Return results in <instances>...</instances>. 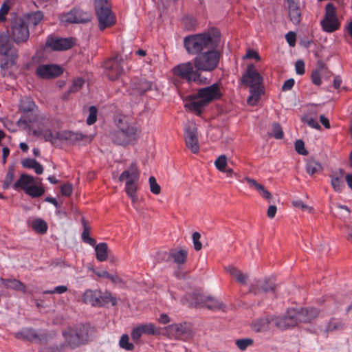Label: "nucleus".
Wrapping results in <instances>:
<instances>
[{
    "label": "nucleus",
    "mask_w": 352,
    "mask_h": 352,
    "mask_svg": "<svg viewBox=\"0 0 352 352\" xmlns=\"http://www.w3.org/2000/svg\"><path fill=\"white\" fill-rule=\"evenodd\" d=\"M148 183L151 192L154 195H159L161 192V187L157 183L156 179L153 176H151L148 179Z\"/></svg>",
    "instance_id": "8fccbe9b"
},
{
    "label": "nucleus",
    "mask_w": 352,
    "mask_h": 352,
    "mask_svg": "<svg viewBox=\"0 0 352 352\" xmlns=\"http://www.w3.org/2000/svg\"><path fill=\"white\" fill-rule=\"evenodd\" d=\"M196 124L188 121L184 128V140L186 145L193 153L199 151Z\"/></svg>",
    "instance_id": "ddd939ff"
},
{
    "label": "nucleus",
    "mask_w": 352,
    "mask_h": 352,
    "mask_svg": "<svg viewBox=\"0 0 352 352\" xmlns=\"http://www.w3.org/2000/svg\"><path fill=\"white\" fill-rule=\"evenodd\" d=\"M116 129L110 133L111 140L118 144L126 146L133 144L138 138V128L123 115H116L114 117Z\"/></svg>",
    "instance_id": "f257e3e1"
},
{
    "label": "nucleus",
    "mask_w": 352,
    "mask_h": 352,
    "mask_svg": "<svg viewBox=\"0 0 352 352\" xmlns=\"http://www.w3.org/2000/svg\"><path fill=\"white\" fill-rule=\"evenodd\" d=\"M183 23L188 29H192L196 25V21L194 18L191 16L184 17L182 20Z\"/></svg>",
    "instance_id": "774afa93"
},
{
    "label": "nucleus",
    "mask_w": 352,
    "mask_h": 352,
    "mask_svg": "<svg viewBox=\"0 0 352 352\" xmlns=\"http://www.w3.org/2000/svg\"><path fill=\"white\" fill-rule=\"evenodd\" d=\"M296 309L290 308L282 316H272V323L278 329L285 330L298 325Z\"/></svg>",
    "instance_id": "f8f14e48"
},
{
    "label": "nucleus",
    "mask_w": 352,
    "mask_h": 352,
    "mask_svg": "<svg viewBox=\"0 0 352 352\" xmlns=\"http://www.w3.org/2000/svg\"><path fill=\"white\" fill-rule=\"evenodd\" d=\"M34 182L35 181L32 176L22 174L20 178L13 184V188L16 190L21 188L25 192L26 190L29 189Z\"/></svg>",
    "instance_id": "393cba45"
},
{
    "label": "nucleus",
    "mask_w": 352,
    "mask_h": 352,
    "mask_svg": "<svg viewBox=\"0 0 352 352\" xmlns=\"http://www.w3.org/2000/svg\"><path fill=\"white\" fill-rule=\"evenodd\" d=\"M297 323L309 322L316 318L318 315V311L316 308H301L296 309Z\"/></svg>",
    "instance_id": "4be33fe9"
},
{
    "label": "nucleus",
    "mask_w": 352,
    "mask_h": 352,
    "mask_svg": "<svg viewBox=\"0 0 352 352\" xmlns=\"http://www.w3.org/2000/svg\"><path fill=\"white\" fill-rule=\"evenodd\" d=\"M227 164L228 160L227 157L225 155H221L214 161L215 167L217 168V170H219L221 172H222L223 170H226Z\"/></svg>",
    "instance_id": "49530a36"
},
{
    "label": "nucleus",
    "mask_w": 352,
    "mask_h": 352,
    "mask_svg": "<svg viewBox=\"0 0 352 352\" xmlns=\"http://www.w3.org/2000/svg\"><path fill=\"white\" fill-rule=\"evenodd\" d=\"M273 136L277 140H280L283 138V131L280 125L278 123H274L272 125Z\"/></svg>",
    "instance_id": "4d7b16f0"
},
{
    "label": "nucleus",
    "mask_w": 352,
    "mask_h": 352,
    "mask_svg": "<svg viewBox=\"0 0 352 352\" xmlns=\"http://www.w3.org/2000/svg\"><path fill=\"white\" fill-rule=\"evenodd\" d=\"M85 83V80L82 78H77L74 79L69 88V93H74L81 89Z\"/></svg>",
    "instance_id": "09e8293b"
},
{
    "label": "nucleus",
    "mask_w": 352,
    "mask_h": 352,
    "mask_svg": "<svg viewBox=\"0 0 352 352\" xmlns=\"http://www.w3.org/2000/svg\"><path fill=\"white\" fill-rule=\"evenodd\" d=\"M306 170L309 175H314L322 170V166L320 163L315 160H307L306 162Z\"/></svg>",
    "instance_id": "58836bf2"
},
{
    "label": "nucleus",
    "mask_w": 352,
    "mask_h": 352,
    "mask_svg": "<svg viewBox=\"0 0 352 352\" xmlns=\"http://www.w3.org/2000/svg\"><path fill=\"white\" fill-rule=\"evenodd\" d=\"M271 323H272V317L259 318L252 322V329L256 332L265 331L269 329Z\"/></svg>",
    "instance_id": "bb28decb"
},
{
    "label": "nucleus",
    "mask_w": 352,
    "mask_h": 352,
    "mask_svg": "<svg viewBox=\"0 0 352 352\" xmlns=\"http://www.w3.org/2000/svg\"><path fill=\"white\" fill-rule=\"evenodd\" d=\"M295 150L300 155H306L307 154V151L305 148L304 142L301 140H297L296 141Z\"/></svg>",
    "instance_id": "13d9d810"
},
{
    "label": "nucleus",
    "mask_w": 352,
    "mask_h": 352,
    "mask_svg": "<svg viewBox=\"0 0 352 352\" xmlns=\"http://www.w3.org/2000/svg\"><path fill=\"white\" fill-rule=\"evenodd\" d=\"M292 205L294 207H296L297 208H300L302 211H306L309 213H311L313 210V208L311 206L305 204L302 200H299V199L293 201Z\"/></svg>",
    "instance_id": "5fc2aeb1"
},
{
    "label": "nucleus",
    "mask_w": 352,
    "mask_h": 352,
    "mask_svg": "<svg viewBox=\"0 0 352 352\" xmlns=\"http://www.w3.org/2000/svg\"><path fill=\"white\" fill-rule=\"evenodd\" d=\"M63 23H87L91 21L92 15L80 8H74L59 16Z\"/></svg>",
    "instance_id": "9b49d317"
},
{
    "label": "nucleus",
    "mask_w": 352,
    "mask_h": 352,
    "mask_svg": "<svg viewBox=\"0 0 352 352\" xmlns=\"http://www.w3.org/2000/svg\"><path fill=\"white\" fill-rule=\"evenodd\" d=\"M192 238L195 250L197 251L200 250L202 248L201 243L200 242V234L197 232H195L192 234Z\"/></svg>",
    "instance_id": "bf43d9fd"
},
{
    "label": "nucleus",
    "mask_w": 352,
    "mask_h": 352,
    "mask_svg": "<svg viewBox=\"0 0 352 352\" xmlns=\"http://www.w3.org/2000/svg\"><path fill=\"white\" fill-rule=\"evenodd\" d=\"M197 95L208 104L213 100L220 99L222 96L218 83H214L210 86L199 89L197 91Z\"/></svg>",
    "instance_id": "6ab92c4d"
},
{
    "label": "nucleus",
    "mask_w": 352,
    "mask_h": 352,
    "mask_svg": "<svg viewBox=\"0 0 352 352\" xmlns=\"http://www.w3.org/2000/svg\"><path fill=\"white\" fill-rule=\"evenodd\" d=\"M331 212L335 217L345 219L349 217L351 210L346 206L336 204L331 207Z\"/></svg>",
    "instance_id": "cd10ccee"
},
{
    "label": "nucleus",
    "mask_w": 352,
    "mask_h": 352,
    "mask_svg": "<svg viewBox=\"0 0 352 352\" xmlns=\"http://www.w3.org/2000/svg\"><path fill=\"white\" fill-rule=\"evenodd\" d=\"M188 252L186 250H171L169 252V257L173 259L178 265L184 264L187 258Z\"/></svg>",
    "instance_id": "c756f323"
},
{
    "label": "nucleus",
    "mask_w": 352,
    "mask_h": 352,
    "mask_svg": "<svg viewBox=\"0 0 352 352\" xmlns=\"http://www.w3.org/2000/svg\"><path fill=\"white\" fill-rule=\"evenodd\" d=\"M45 192V189L42 186H39L35 184V183L32 185V186L26 190L25 193L30 196L32 198L39 197L43 195Z\"/></svg>",
    "instance_id": "a19ab883"
},
{
    "label": "nucleus",
    "mask_w": 352,
    "mask_h": 352,
    "mask_svg": "<svg viewBox=\"0 0 352 352\" xmlns=\"http://www.w3.org/2000/svg\"><path fill=\"white\" fill-rule=\"evenodd\" d=\"M63 72V69L53 64L41 65L36 69V74L38 77L43 79L54 78L59 76Z\"/></svg>",
    "instance_id": "a211bd4d"
},
{
    "label": "nucleus",
    "mask_w": 352,
    "mask_h": 352,
    "mask_svg": "<svg viewBox=\"0 0 352 352\" xmlns=\"http://www.w3.org/2000/svg\"><path fill=\"white\" fill-rule=\"evenodd\" d=\"M344 323L341 319L339 318H331L325 327V331H333L342 329L344 328Z\"/></svg>",
    "instance_id": "4c0bfd02"
},
{
    "label": "nucleus",
    "mask_w": 352,
    "mask_h": 352,
    "mask_svg": "<svg viewBox=\"0 0 352 352\" xmlns=\"http://www.w3.org/2000/svg\"><path fill=\"white\" fill-rule=\"evenodd\" d=\"M0 55L1 74L3 77H12L14 71L16 68L18 54L16 49L12 47L8 37L4 34H0Z\"/></svg>",
    "instance_id": "7ed1b4c3"
},
{
    "label": "nucleus",
    "mask_w": 352,
    "mask_h": 352,
    "mask_svg": "<svg viewBox=\"0 0 352 352\" xmlns=\"http://www.w3.org/2000/svg\"><path fill=\"white\" fill-rule=\"evenodd\" d=\"M32 133L36 137H41L45 140V141L50 142L52 143H54L56 140L58 139V133H54L49 129L38 128L37 129H34L32 131Z\"/></svg>",
    "instance_id": "a878e982"
},
{
    "label": "nucleus",
    "mask_w": 352,
    "mask_h": 352,
    "mask_svg": "<svg viewBox=\"0 0 352 352\" xmlns=\"http://www.w3.org/2000/svg\"><path fill=\"white\" fill-rule=\"evenodd\" d=\"M208 103L206 102L202 98L197 96L195 97L193 100L190 103L191 109L196 112L197 114H201L203 109L208 104Z\"/></svg>",
    "instance_id": "e433bc0d"
},
{
    "label": "nucleus",
    "mask_w": 352,
    "mask_h": 352,
    "mask_svg": "<svg viewBox=\"0 0 352 352\" xmlns=\"http://www.w3.org/2000/svg\"><path fill=\"white\" fill-rule=\"evenodd\" d=\"M73 45L72 38L49 37L46 41V45L54 51L67 50Z\"/></svg>",
    "instance_id": "aec40b11"
},
{
    "label": "nucleus",
    "mask_w": 352,
    "mask_h": 352,
    "mask_svg": "<svg viewBox=\"0 0 352 352\" xmlns=\"http://www.w3.org/2000/svg\"><path fill=\"white\" fill-rule=\"evenodd\" d=\"M36 107V104L33 100L30 98H24L21 100L20 109L23 112H30Z\"/></svg>",
    "instance_id": "ea45409f"
},
{
    "label": "nucleus",
    "mask_w": 352,
    "mask_h": 352,
    "mask_svg": "<svg viewBox=\"0 0 352 352\" xmlns=\"http://www.w3.org/2000/svg\"><path fill=\"white\" fill-rule=\"evenodd\" d=\"M138 183L125 184V192L127 195L137 193Z\"/></svg>",
    "instance_id": "69168bd1"
},
{
    "label": "nucleus",
    "mask_w": 352,
    "mask_h": 352,
    "mask_svg": "<svg viewBox=\"0 0 352 352\" xmlns=\"http://www.w3.org/2000/svg\"><path fill=\"white\" fill-rule=\"evenodd\" d=\"M250 96L247 99V102L250 105H255L260 99L263 90L261 85L250 87Z\"/></svg>",
    "instance_id": "72a5a7b5"
},
{
    "label": "nucleus",
    "mask_w": 352,
    "mask_h": 352,
    "mask_svg": "<svg viewBox=\"0 0 352 352\" xmlns=\"http://www.w3.org/2000/svg\"><path fill=\"white\" fill-rule=\"evenodd\" d=\"M14 177V167H9L7 174L6 175L4 182L3 184V188L8 189L12 184Z\"/></svg>",
    "instance_id": "37998d69"
},
{
    "label": "nucleus",
    "mask_w": 352,
    "mask_h": 352,
    "mask_svg": "<svg viewBox=\"0 0 352 352\" xmlns=\"http://www.w3.org/2000/svg\"><path fill=\"white\" fill-rule=\"evenodd\" d=\"M287 4L288 14L290 21L298 25L301 20V12L296 0H285Z\"/></svg>",
    "instance_id": "5701e85b"
},
{
    "label": "nucleus",
    "mask_w": 352,
    "mask_h": 352,
    "mask_svg": "<svg viewBox=\"0 0 352 352\" xmlns=\"http://www.w3.org/2000/svg\"><path fill=\"white\" fill-rule=\"evenodd\" d=\"M1 285L6 288H11L25 292V286L21 281L16 279L0 278V286Z\"/></svg>",
    "instance_id": "7c9ffc66"
},
{
    "label": "nucleus",
    "mask_w": 352,
    "mask_h": 352,
    "mask_svg": "<svg viewBox=\"0 0 352 352\" xmlns=\"http://www.w3.org/2000/svg\"><path fill=\"white\" fill-rule=\"evenodd\" d=\"M131 86L133 90L132 94H143L151 89L152 83L144 78L135 79L131 82Z\"/></svg>",
    "instance_id": "b1692460"
},
{
    "label": "nucleus",
    "mask_w": 352,
    "mask_h": 352,
    "mask_svg": "<svg viewBox=\"0 0 352 352\" xmlns=\"http://www.w3.org/2000/svg\"><path fill=\"white\" fill-rule=\"evenodd\" d=\"M175 76L184 80L188 83L195 82L197 85H206L208 78L201 75L200 72L195 67L194 63L190 61L180 63L173 68Z\"/></svg>",
    "instance_id": "20e7f679"
},
{
    "label": "nucleus",
    "mask_w": 352,
    "mask_h": 352,
    "mask_svg": "<svg viewBox=\"0 0 352 352\" xmlns=\"http://www.w3.org/2000/svg\"><path fill=\"white\" fill-rule=\"evenodd\" d=\"M164 331L169 338L174 340L188 341L194 336L191 324L187 322L169 324Z\"/></svg>",
    "instance_id": "1a4fd4ad"
},
{
    "label": "nucleus",
    "mask_w": 352,
    "mask_h": 352,
    "mask_svg": "<svg viewBox=\"0 0 352 352\" xmlns=\"http://www.w3.org/2000/svg\"><path fill=\"white\" fill-rule=\"evenodd\" d=\"M63 336L67 345L72 349L86 344L89 340L87 328L81 324L64 331Z\"/></svg>",
    "instance_id": "0eeeda50"
},
{
    "label": "nucleus",
    "mask_w": 352,
    "mask_h": 352,
    "mask_svg": "<svg viewBox=\"0 0 352 352\" xmlns=\"http://www.w3.org/2000/svg\"><path fill=\"white\" fill-rule=\"evenodd\" d=\"M124 61L122 58L115 57L107 60L104 64L106 75L110 80L117 79L123 72Z\"/></svg>",
    "instance_id": "2eb2a0df"
},
{
    "label": "nucleus",
    "mask_w": 352,
    "mask_h": 352,
    "mask_svg": "<svg viewBox=\"0 0 352 352\" xmlns=\"http://www.w3.org/2000/svg\"><path fill=\"white\" fill-rule=\"evenodd\" d=\"M108 1L109 0H96L95 9L100 30H103L116 23L115 16L111 12Z\"/></svg>",
    "instance_id": "6e6552de"
},
{
    "label": "nucleus",
    "mask_w": 352,
    "mask_h": 352,
    "mask_svg": "<svg viewBox=\"0 0 352 352\" xmlns=\"http://www.w3.org/2000/svg\"><path fill=\"white\" fill-rule=\"evenodd\" d=\"M15 338L29 341H36L39 339L38 335L32 329H23L15 333Z\"/></svg>",
    "instance_id": "c85d7f7f"
},
{
    "label": "nucleus",
    "mask_w": 352,
    "mask_h": 352,
    "mask_svg": "<svg viewBox=\"0 0 352 352\" xmlns=\"http://www.w3.org/2000/svg\"><path fill=\"white\" fill-rule=\"evenodd\" d=\"M96 251V259L102 262L107 260L108 257V245L106 243H100L94 246Z\"/></svg>",
    "instance_id": "2f4dec72"
},
{
    "label": "nucleus",
    "mask_w": 352,
    "mask_h": 352,
    "mask_svg": "<svg viewBox=\"0 0 352 352\" xmlns=\"http://www.w3.org/2000/svg\"><path fill=\"white\" fill-rule=\"evenodd\" d=\"M331 185H332L333 189L338 192H340L344 187L343 182L339 177L332 178L331 179Z\"/></svg>",
    "instance_id": "e2e57ef3"
},
{
    "label": "nucleus",
    "mask_w": 352,
    "mask_h": 352,
    "mask_svg": "<svg viewBox=\"0 0 352 352\" xmlns=\"http://www.w3.org/2000/svg\"><path fill=\"white\" fill-rule=\"evenodd\" d=\"M82 301L92 307H103L109 303L113 306L117 304V300L109 292L102 293L98 289H87L82 295Z\"/></svg>",
    "instance_id": "423d86ee"
},
{
    "label": "nucleus",
    "mask_w": 352,
    "mask_h": 352,
    "mask_svg": "<svg viewBox=\"0 0 352 352\" xmlns=\"http://www.w3.org/2000/svg\"><path fill=\"white\" fill-rule=\"evenodd\" d=\"M206 307L209 309L215 310L219 309L222 307L221 302L214 298L208 297L205 302Z\"/></svg>",
    "instance_id": "a18cd8bd"
},
{
    "label": "nucleus",
    "mask_w": 352,
    "mask_h": 352,
    "mask_svg": "<svg viewBox=\"0 0 352 352\" xmlns=\"http://www.w3.org/2000/svg\"><path fill=\"white\" fill-rule=\"evenodd\" d=\"M263 81L262 76L256 71L253 64H249L245 72L241 77V82L248 87L261 85Z\"/></svg>",
    "instance_id": "f3484780"
},
{
    "label": "nucleus",
    "mask_w": 352,
    "mask_h": 352,
    "mask_svg": "<svg viewBox=\"0 0 352 352\" xmlns=\"http://www.w3.org/2000/svg\"><path fill=\"white\" fill-rule=\"evenodd\" d=\"M220 41V34L212 30L202 34L186 36L184 44L186 51L190 54H198L203 50L215 48Z\"/></svg>",
    "instance_id": "f03ea898"
},
{
    "label": "nucleus",
    "mask_w": 352,
    "mask_h": 352,
    "mask_svg": "<svg viewBox=\"0 0 352 352\" xmlns=\"http://www.w3.org/2000/svg\"><path fill=\"white\" fill-rule=\"evenodd\" d=\"M119 345L122 349L126 351H132L134 349V345L129 342L128 335L123 334L119 341Z\"/></svg>",
    "instance_id": "de8ad7c7"
},
{
    "label": "nucleus",
    "mask_w": 352,
    "mask_h": 352,
    "mask_svg": "<svg viewBox=\"0 0 352 352\" xmlns=\"http://www.w3.org/2000/svg\"><path fill=\"white\" fill-rule=\"evenodd\" d=\"M97 109L95 106H91L89 108V116L87 118V124L91 125L96 122L97 120Z\"/></svg>",
    "instance_id": "3c124183"
},
{
    "label": "nucleus",
    "mask_w": 352,
    "mask_h": 352,
    "mask_svg": "<svg viewBox=\"0 0 352 352\" xmlns=\"http://www.w3.org/2000/svg\"><path fill=\"white\" fill-rule=\"evenodd\" d=\"M31 226L33 230L40 233H45L47 230V225L41 219H36L32 221Z\"/></svg>",
    "instance_id": "79ce46f5"
},
{
    "label": "nucleus",
    "mask_w": 352,
    "mask_h": 352,
    "mask_svg": "<svg viewBox=\"0 0 352 352\" xmlns=\"http://www.w3.org/2000/svg\"><path fill=\"white\" fill-rule=\"evenodd\" d=\"M252 344L253 340L250 338L239 339L236 340V346L241 351L245 350Z\"/></svg>",
    "instance_id": "603ef678"
},
{
    "label": "nucleus",
    "mask_w": 352,
    "mask_h": 352,
    "mask_svg": "<svg viewBox=\"0 0 352 352\" xmlns=\"http://www.w3.org/2000/svg\"><path fill=\"white\" fill-rule=\"evenodd\" d=\"M33 121L34 119L31 118L29 116L23 115L18 120V124L19 126H23L24 128H29Z\"/></svg>",
    "instance_id": "6e6d98bb"
},
{
    "label": "nucleus",
    "mask_w": 352,
    "mask_h": 352,
    "mask_svg": "<svg viewBox=\"0 0 352 352\" xmlns=\"http://www.w3.org/2000/svg\"><path fill=\"white\" fill-rule=\"evenodd\" d=\"M9 10L10 7L6 3H3L0 8V23L6 21Z\"/></svg>",
    "instance_id": "0e129e2a"
},
{
    "label": "nucleus",
    "mask_w": 352,
    "mask_h": 352,
    "mask_svg": "<svg viewBox=\"0 0 352 352\" xmlns=\"http://www.w3.org/2000/svg\"><path fill=\"white\" fill-rule=\"evenodd\" d=\"M43 19V14L41 11H36L32 13H29L25 16V22L28 27L29 25L36 26Z\"/></svg>",
    "instance_id": "f704fd0d"
},
{
    "label": "nucleus",
    "mask_w": 352,
    "mask_h": 352,
    "mask_svg": "<svg viewBox=\"0 0 352 352\" xmlns=\"http://www.w3.org/2000/svg\"><path fill=\"white\" fill-rule=\"evenodd\" d=\"M227 271L230 273V274L235 278L236 280L242 285H245L248 282V276L246 274L243 273L240 270L236 268L229 266L227 268Z\"/></svg>",
    "instance_id": "c9c22d12"
},
{
    "label": "nucleus",
    "mask_w": 352,
    "mask_h": 352,
    "mask_svg": "<svg viewBox=\"0 0 352 352\" xmlns=\"http://www.w3.org/2000/svg\"><path fill=\"white\" fill-rule=\"evenodd\" d=\"M144 334L158 336L160 334V329L153 323H144L134 327L131 331V336L133 342L138 343Z\"/></svg>",
    "instance_id": "4468645a"
},
{
    "label": "nucleus",
    "mask_w": 352,
    "mask_h": 352,
    "mask_svg": "<svg viewBox=\"0 0 352 352\" xmlns=\"http://www.w3.org/2000/svg\"><path fill=\"white\" fill-rule=\"evenodd\" d=\"M21 164L25 168L34 169V172L38 175L42 174L43 172V166L34 159H24L21 161Z\"/></svg>",
    "instance_id": "473e14b6"
},
{
    "label": "nucleus",
    "mask_w": 352,
    "mask_h": 352,
    "mask_svg": "<svg viewBox=\"0 0 352 352\" xmlns=\"http://www.w3.org/2000/svg\"><path fill=\"white\" fill-rule=\"evenodd\" d=\"M67 139L72 140H79L82 141L85 140V142H90L91 140V137L90 135H84L82 133H73L69 132L67 133L65 135Z\"/></svg>",
    "instance_id": "c03bdc74"
},
{
    "label": "nucleus",
    "mask_w": 352,
    "mask_h": 352,
    "mask_svg": "<svg viewBox=\"0 0 352 352\" xmlns=\"http://www.w3.org/2000/svg\"><path fill=\"white\" fill-rule=\"evenodd\" d=\"M82 239L85 243L91 246H94L96 243V240L89 236V231L87 227H85L84 228V230L82 233Z\"/></svg>",
    "instance_id": "864d4df0"
},
{
    "label": "nucleus",
    "mask_w": 352,
    "mask_h": 352,
    "mask_svg": "<svg viewBox=\"0 0 352 352\" xmlns=\"http://www.w3.org/2000/svg\"><path fill=\"white\" fill-rule=\"evenodd\" d=\"M64 348L63 344L55 346L43 347L40 350V352H62Z\"/></svg>",
    "instance_id": "338daca9"
},
{
    "label": "nucleus",
    "mask_w": 352,
    "mask_h": 352,
    "mask_svg": "<svg viewBox=\"0 0 352 352\" xmlns=\"http://www.w3.org/2000/svg\"><path fill=\"white\" fill-rule=\"evenodd\" d=\"M220 57V52L212 48L197 54L194 58V64L199 72H212L217 67Z\"/></svg>",
    "instance_id": "39448f33"
},
{
    "label": "nucleus",
    "mask_w": 352,
    "mask_h": 352,
    "mask_svg": "<svg viewBox=\"0 0 352 352\" xmlns=\"http://www.w3.org/2000/svg\"><path fill=\"white\" fill-rule=\"evenodd\" d=\"M320 24L322 30L328 33H332L340 28V23L337 16L336 8L332 3L326 5L324 16Z\"/></svg>",
    "instance_id": "9d476101"
},
{
    "label": "nucleus",
    "mask_w": 352,
    "mask_h": 352,
    "mask_svg": "<svg viewBox=\"0 0 352 352\" xmlns=\"http://www.w3.org/2000/svg\"><path fill=\"white\" fill-rule=\"evenodd\" d=\"M67 291V287L65 285H59L56 286L52 290H45L43 292L44 294H52L54 293L56 294H63Z\"/></svg>",
    "instance_id": "052dcab7"
},
{
    "label": "nucleus",
    "mask_w": 352,
    "mask_h": 352,
    "mask_svg": "<svg viewBox=\"0 0 352 352\" xmlns=\"http://www.w3.org/2000/svg\"><path fill=\"white\" fill-rule=\"evenodd\" d=\"M11 36L17 43L27 41L30 36L28 25L21 19L15 20L12 26Z\"/></svg>",
    "instance_id": "dca6fc26"
},
{
    "label": "nucleus",
    "mask_w": 352,
    "mask_h": 352,
    "mask_svg": "<svg viewBox=\"0 0 352 352\" xmlns=\"http://www.w3.org/2000/svg\"><path fill=\"white\" fill-rule=\"evenodd\" d=\"M140 178V172L135 163H132L130 167L122 173L119 177V181L126 180V184L138 183Z\"/></svg>",
    "instance_id": "412c9836"
},
{
    "label": "nucleus",
    "mask_w": 352,
    "mask_h": 352,
    "mask_svg": "<svg viewBox=\"0 0 352 352\" xmlns=\"http://www.w3.org/2000/svg\"><path fill=\"white\" fill-rule=\"evenodd\" d=\"M304 122L307 123L311 128L319 129L320 128L317 120L309 116H306L302 118Z\"/></svg>",
    "instance_id": "680f3d73"
}]
</instances>
